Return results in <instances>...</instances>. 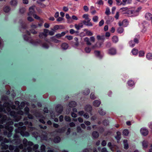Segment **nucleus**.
Masks as SVG:
<instances>
[{"instance_id": "nucleus-1", "label": "nucleus", "mask_w": 152, "mask_h": 152, "mask_svg": "<svg viewBox=\"0 0 152 152\" xmlns=\"http://www.w3.org/2000/svg\"><path fill=\"white\" fill-rule=\"evenodd\" d=\"M12 102L10 100H8L7 102H5L2 106L1 105V102L0 101V112H4L5 113L10 112V115L15 118L16 115L15 112L14 111H10V107L12 109L15 108V105L12 106Z\"/></svg>"}, {"instance_id": "nucleus-2", "label": "nucleus", "mask_w": 152, "mask_h": 152, "mask_svg": "<svg viewBox=\"0 0 152 152\" xmlns=\"http://www.w3.org/2000/svg\"><path fill=\"white\" fill-rule=\"evenodd\" d=\"M26 129V127L25 126L22 127H18L17 129L15 130L16 134L14 135V137L17 138L18 137L17 135V133H20V134L23 136H28L29 135V134L28 132H24Z\"/></svg>"}, {"instance_id": "nucleus-3", "label": "nucleus", "mask_w": 152, "mask_h": 152, "mask_svg": "<svg viewBox=\"0 0 152 152\" xmlns=\"http://www.w3.org/2000/svg\"><path fill=\"white\" fill-rule=\"evenodd\" d=\"M89 15L88 14H85L83 15L82 16L83 18H84L85 20L83 21L84 24L86 25L89 26H91L93 25V24L90 21L91 19L89 18Z\"/></svg>"}, {"instance_id": "nucleus-4", "label": "nucleus", "mask_w": 152, "mask_h": 152, "mask_svg": "<svg viewBox=\"0 0 152 152\" xmlns=\"http://www.w3.org/2000/svg\"><path fill=\"white\" fill-rule=\"evenodd\" d=\"M23 38L25 40L28 41L34 45H37L38 44H39L41 42V41L39 40H37L36 42H34L31 38L27 37L26 35L23 36Z\"/></svg>"}, {"instance_id": "nucleus-5", "label": "nucleus", "mask_w": 152, "mask_h": 152, "mask_svg": "<svg viewBox=\"0 0 152 152\" xmlns=\"http://www.w3.org/2000/svg\"><path fill=\"white\" fill-rule=\"evenodd\" d=\"M141 9V7H139L136 9H132V17H134L138 16Z\"/></svg>"}, {"instance_id": "nucleus-6", "label": "nucleus", "mask_w": 152, "mask_h": 152, "mask_svg": "<svg viewBox=\"0 0 152 152\" xmlns=\"http://www.w3.org/2000/svg\"><path fill=\"white\" fill-rule=\"evenodd\" d=\"M118 25L120 27H125L129 24V21L126 19H124L122 22L119 21L118 23Z\"/></svg>"}, {"instance_id": "nucleus-7", "label": "nucleus", "mask_w": 152, "mask_h": 152, "mask_svg": "<svg viewBox=\"0 0 152 152\" xmlns=\"http://www.w3.org/2000/svg\"><path fill=\"white\" fill-rule=\"evenodd\" d=\"M48 32V29H45L44 32L40 33L39 37L40 38H43L46 37L47 36V33Z\"/></svg>"}, {"instance_id": "nucleus-8", "label": "nucleus", "mask_w": 152, "mask_h": 152, "mask_svg": "<svg viewBox=\"0 0 152 152\" xmlns=\"http://www.w3.org/2000/svg\"><path fill=\"white\" fill-rule=\"evenodd\" d=\"M34 7L32 6L29 9V12L28 13V15L29 16L33 15L35 13V10Z\"/></svg>"}, {"instance_id": "nucleus-9", "label": "nucleus", "mask_w": 152, "mask_h": 152, "mask_svg": "<svg viewBox=\"0 0 152 152\" xmlns=\"http://www.w3.org/2000/svg\"><path fill=\"white\" fill-rule=\"evenodd\" d=\"M56 111L58 115L60 114L63 111V107L61 104L57 105L56 108Z\"/></svg>"}, {"instance_id": "nucleus-10", "label": "nucleus", "mask_w": 152, "mask_h": 152, "mask_svg": "<svg viewBox=\"0 0 152 152\" xmlns=\"http://www.w3.org/2000/svg\"><path fill=\"white\" fill-rule=\"evenodd\" d=\"M140 132L141 134L144 136L147 135L148 133V130L145 128H142L140 130Z\"/></svg>"}, {"instance_id": "nucleus-11", "label": "nucleus", "mask_w": 152, "mask_h": 152, "mask_svg": "<svg viewBox=\"0 0 152 152\" xmlns=\"http://www.w3.org/2000/svg\"><path fill=\"white\" fill-rule=\"evenodd\" d=\"M117 51L116 49L112 48L108 50V53L111 55H114L116 53Z\"/></svg>"}, {"instance_id": "nucleus-12", "label": "nucleus", "mask_w": 152, "mask_h": 152, "mask_svg": "<svg viewBox=\"0 0 152 152\" xmlns=\"http://www.w3.org/2000/svg\"><path fill=\"white\" fill-rule=\"evenodd\" d=\"M99 136V133L96 131H94L92 133V137L93 139L97 138Z\"/></svg>"}, {"instance_id": "nucleus-13", "label": "nucleus", "mask_w": 152, "mask_h": 152, "mask_svg": "<svg viewBox=\"0 0 152 152\" xmlns=\"http://www.w3.org/2000/svg\"><path fill=\"white\" fill-rule=\"evenodd\" d=\"M75 41H72V45L73 47H77L79 45V43L78 41V39L77 38H75L74 39Z\"/></svg>"}, {"instance_id": "nucleus-14", "label": "nucleus", "mask_w": 152, "mask_h": 152, "mask_svg": "<svg viewBox=\"0 0 152 152\" xmlns=\"http://www.w3.org/2000/svg\"><path fill=\"white\" fill-rule=\"evenodd\" d=\"M84 23L83 21L78 23V24H75V27L76 28H82L83 27Z\"/></svg>"}, {"instance_id": "nucleus-15", "label": "nucleus", "mask_w": 152, "mask_h": 152, "mask_svg": "<svg viewBox=\"0 0 152 152\" xmlns=\"http://www.w3.org/2000/svg\"><path fill=\"white\" fill-rule=\"evenodd\" d=\"M114 20L113 17L110 16H108V20L106 21L105 23L107 24L110 23V22L113 21Z\"/></svg>"}, {"instance_id": "nucleus-16", "label": "nucleus", "mask_w": 152, "mask_h": 152, "mask_svg": "<svg viewBox=\"0 0 152 152\" xmlns=\"http://www.w3.org/2000/svg\"><path fill=\"white\" fill-rule=\"evenodd\" d=\"M10 3L11 6L15 7L18 4V1L17 0H11Z\"/></svg>"}, {"instance_id": "nucleus-17", "label": "nucleus", "mask_w": 152, "mask_h": 152, "mask_svg": "<svg viewBox=\"0 0 152 152\" xmlns=\"http://www.w3.org/2000/svg\"><path fill=\"white\" fill-rule=\"evenodd\" d=\"M145 18L147 20H150L152 19V15L151 13H147L145 15Z\"/></svg>"}, {"instance_id": "nucleus-18", "label": "nucleus", "mask_w": 152, "mask_h": 152, "mask_svg": "<svg viewBox=\"0 0 152 152\" xmlns=\"http://www.w3.org/2000/svg\"><path fill=\"white\" fill-rule=\"evenodd\" d=\"M101 102L98 100H96L94 101L93 104L95 107H99L101 104Z\"/></svg>"}, {"instance_id": "nucleus-19", "label": "nucleus", "mask_w": 152, "mask_h": 152, "mask_svg": "<svg viewBox=\"0 0 152 152\" xmlns=\"http://www.w3.org/2000/svg\"><path fill=\"white\" fill-rule=\"evenodd\" d=\"M85 109L86 111L90 112L92 111V107L90 105H86L85 107Z\"/></svg>"}, {"instance_id": "nucleus-20", "label": "nucleus", "mask_w": 152, "mask_h": 152, "mask_svg": "<svg viewBox=\"0 0 152 152\" xmlns=\"http://www.w3.org/2000/svg\"><path fill=\"white\" fill-rule=\"evenodd\" d=\"M129 9V8L127 7H123L121 8L120 9V10L121 11V12L123 14L126 15V12H127Z\"/></svg>"}, {"instance_id": "nucleus-21", "label": "nucleus", "mask_w": 152, "mask_h": 152, "mask_svg": "<svg viewBox=\"0 0 152 152\" xmlns=\"http://www.w3.org/2000/svg\"><path fill=\"white\" fill-rule=\"evenodd\" d=\"M77 105L75 101H71L69 104V106L70 107H74Z\"/></svg>"}, {"instance_id": "nucleus-22", "label": "nucleus", "mask_w": 152, "mask_h": 152, "mask_svg": "<svg viewBox=\"0 0 152 152\" xmlns=\"http://www.w3.org/2000/svg\"><path fill=\"white\" fill-rule=\"evenodd\" d=\"M65 130V128H62L61 129H59L56 130L57 132L59 133H64Z\"/></svg>"}, {"instance_id": "nucleus-23", "label": "nucleus", "mask_w": 152, "mask_h": 152, "mask_svg": "<svg viewBox=\"0 0 152 152\" xmlns=\"http://www.w3.org/2000/svg\"><path fill=\"white\" fill-rule=\"evenodd\" d=\"M41 46L44 48L48 49L49 46L47 43L44 42L42 44Z\"/></svg>"}, {"instance_id": "nucleus-24", "label": "nucleus", "mask_w": 152, "mask_h": 152, "mask_svg": "<svg viewBox=\"0 0 152 152\" xmlns=\"http://www.w3.org/2000/svg\"><path fill=\"white\" fill-rule=\"evenodd\" d=\"M124 148L126 149H127L128 148L129 146L127 142V140H124Z\"/></svg>"}, {"instance_id": "nucleus-25", "label": "nucleus", "mask_w": 152, "mask_h": 152, "mask_svg": "<svg viewBox=\"0 0 152 152\" xmlns=\"http://www.w3.org/2000/svg\"><path fill=\"white\" fill-rule=\"evenodd\" d=\"M98 112L100 115H104L106 114V112L101 108L99 109Z\"/></svg>"}, {"instance_id": "nucleus-26", "label": "nucleus", "mask_w": 152, "mask_h": 152, "mask_svg": "<svg viewBox=\"0 0 152 152\" xmlns=\"http://www.w3.org/2000/svg\"><path fill=\"white\" fill-rule=\"evenodd\" d=\"M84 41L86 42V44L87 45H91V43L90 42L89 39L88 37H86L84 39Z\"/></svg>"}, {"instance_id": "nucleus-27", "label": "nucleus", "mask_w": 152, "mask_h": 152, "mask_svg": "<svg viewBox=\"0 0 152 152\" xmlns=\"http://www.w3.org/2000/svg\"><path fill=\"white\" fill-rule=\"evenodd\" d=\"M94 53L96 55V56L99 57L100 58H101L102 57V56L100 54V52L98 50L95 51L94 52Z\"/></svg>"}, {"instance_id": "nucleus-28", "label": "nucleus", "mask_w": 152, "mask_h": 152, "mask_svg": "<svg viewBox=\"0 0 152 152\" xmlns=\"http://www.w3.org/2000/svg\"><path fill=\"white\" fill-rule=\"evenodd\" d=\"M142 145L143 148H146L148 146V142L146 141H143L142 142Z\"/></svg>"}, {"instance_id": "nucleus-29", "label": "nucleus", "mask_w": 152, "mask_h": 152, "mask_svg": "<svg viewBox=\"0 0 152 152\" xmlns=\"http://www.w3.org/2000/svg\"><path fill=\"white\" fill-rule=\"evenodd\" d=\"M97 39L98 40H101L104 41V40L105 39V38L104 35H102V36H100V35H98L96 37Z\"/></svg>"}, {"instance_id": "nucleus-30", "label": "nucleus", "mask_w": 152, "mask_h": 152, "mask_svg": "<svg viewBox=\"0 0 152 152\" xmlns=\"http://www.w3.org/2000/svg\"><path fill=\"white\" fill-rule=\"evenodd\" d=\"M112 41L113 43L117 42L118 41V37L116 36H113L112 38Z\"/></svg>"}, {"instance_id": "nucleus-31", "label": "nucleus", "mask_w": 152, "mask_h": 152, "mask_svg": "<svg viewBox=\"0 0 152 152\" xmlns=\"http://www.w3.org/2000/svg\"><path fill=\"white\" fill-rule=\"evenodd\" d=\"M90 91L89 89H86L84 91H83V95H88L90 93Z\"/></svg>"}, {"instance_id": "nucleus-32", "label": "nucleus", "mask_w": 152, "mask_h": 152, "mask_svg": "<svg viewBox=\"0 0 152 152\" xmlns=\"http://www.w3.org/2000/svg\"><path fill=\"white\" fill-rule=\"evenodd\" d=\"M51 41L56 43H58L60 42L59 40H58L56 38V37L55 36L51 37Z\"/></svg>"}, {"instance_id": "nucleus-33", "label": "nucleus", "mask_w": 152, "mask_h": 152, "mask_svg": "<svg viewBox=\"0 0 152 152\" xmlns=\"http://www.w3.org/2000/svg\"><path fill=\"white\" fill-rule=\"evenodd\" d=\"M68 47V45L66 43H63L61 45L62 48L64 50L66 49Z\"/></svg>"}, {"instance_id": "nucleus-34", "label": "nucleus", "mask_w": 152, "mask_h": 152, "mask_svg": "<svg viewBox=\"0 0 152 152\" xmlns=\"http://www.w3.org/2000/svg\"><path fill=\"white\" fill-rule=\"evenodd\" d=\"M126 15L129 17H132V9L129 8Z\"/></svg>"}, {"instance_id": "nucleus-35", "label": "nucleus", "mask_w": 152, "mask_h": 152, "mask_svg": "<svg viewBox=\"0 0 152 152\" xmlns=\"http://www.w3.org/2000/svg\"><path fill=\"white\" fill-rule=\"evenodd\" d=\"M70 33L72 34H78L79 32L77 30L76 31H75L73 29H71L70 30Z\"/></svg>"}, {"instance_id": "nucleus-36", "label": "nucleus", "mask_w": 152, "mask_h": 152, "mask_svg": "<svg viewBox=\"0 0 152 152\" xmlns=\"http://www.w3.org/2000/svg\"><path fill=\"white\" fill-rule=\"evenodd\" d=\"M121 134V133L120 132H117V135L115 137V138L117 140H119L120 139Z\"/></svg>"}, {"instance_id": "nucleus-37", "label": "nucleus", "mask_w": 152, "mask_h": 152, "mask_svg": "<svg viewBox=\"0 0 152 152\" xmlns=\"http://www.w3.org/2000/svg\"><path fill=\"white\" fill-rule=\"evenodd\" d=\"M60 140L61 139L60 137H57L54 138V142L56 143H58L60 141Z\"/></svg>"}, {"instance_id": "nucleus-38", "label": "nucleus", "mask_w": 152, "mask_h": 152, "mask_svg": "<svg viewBox=\"0 0 152 152\" xmlns=\"http://www.w3.org/2000/svg\"><path fill=\"white\" fill-rule=\"evenodd\" d=\"M91 49L88 47H86L84 49L85 52L87 53H89L91 51Z\"/></svg>"}, {"instance_id": "nucleus-39", "label": "nucleus", "mask_w": 152, "mask_h": 152, "mask_svg": "<svg viewBox=\"0 0 152 152\" xmlns=\"http://www.w3.org/2000/svg\"><path fill=\"white\" fill-rule=\"evenodd\" d=\"M4 11L6 12H8L10 10V8L8 6H5L4 8Z\"/></svg>"}, {"instance_id": "nucleus-40", "label": "nucleus", "mask_w": 152, "mask_h": 152, "mask_svg": "<svg viewBox=\"0 0 152 152\" xmlns=\"http://www.w3.org/2000/svg\"><path fill=\"white\" fill-rule=\"evenodd\" d=\"M85 31H86V35L84 36L87 35L88 36H91L93 34L90 31L85 30Z\"/></svg>"}, {"instance_id": "nucleus-41", "label": "nucleus", "mask_w": 152, "mask_h": 152, "mask_svg": "<svg viewBox=\"0 0 152 152\" xmlns=\"http://www.w3.org/2000/svg\"><path fill=\"white\" fill-rule=\"evenodd\" d=\"M129 133L128 130L127 129H124L123 132V134L125 136H127L128 135Z\"/></svg>"}, {"instance_id": "nucleus-42", "label": "nucleus", "mask_w": 152, "mask_h": 152, "mask_svg": "<svg viewBox=\"0 0 152 152\" xmlns=\"http://www.w3.org/2000/svg\"><path fill=\"white\" fill-rule=\"evenodd\" d=\"M99 18L97 16L95 15L93 17L92 20L94 22H97Z\"/></svg>"}, {"instance_id": "nucleus-43", "label": "nucleus", "mask_w": 152, "mask_h": 152, "mask_svg": "<svg viewBox=\"0 0 152 152\" xmlns=\"http://www.w3.org/2000/svg\"><path fill=\"white\" fill-rule=\"evenodd\" d=\"M64 19L61 17H58L56 19V21L58 22H61L64 20Z\"/></svg>"}, {"instance_id": "nucleus-44", "label": "nucleus", "mask_w": 152, "mask_h": 152, "mask_svg": "<svg viewBox=\"0 0 152 152\" xmlns=\"http://www.w3.org/2000/svg\"><path fill=\"white\" fill-rule=\"evenodd\" d=\"M138 50L135 48L133 49L132 51V53L134 55H136L137 54Z\"/></svg>"}, {"instance_id": "nucleus-45", "label": "nucleus", "mask_w": 152, "mask_h": 152, "mask_svg": "<svg viewBox=\"0 0 152 152\" xmlns=\"http://www.w3.org/2000/svg\"><path fill=\"white\" fill-rule=\"evenodd\" d=\"M64 27L62 25H56L54 26V28H64Z\"/></svg>"}, {"instance_id": "nucleus-46", "label": "nucleus", "mask_w": 152, "mask_h": 152, "mask_svg": "<svg viewBox=\"0 0 152 152\" xmlns=\"http://www.w3.org/2000/svg\"><path fill=\"white\" fill-rule=\"evenodd\" d=\"M120 15V13L119 12H117L115 15L114 16V18L116 20L119 19V18Z\"/></svg>"}, {"instance_id": "nucleus-47", "label": "nucleus", "mask_w": 152, "mask_h": 152, "mask_svg": "<svg viewBox=\"0 0 152 152\" xmlns=\"http://www.w3.org/2000/svg\"><path fill=\"white\" fill-rule=\"evenodd\" d=\"M39 20V23L38 24V26L39 27H41L43 25V24L44 23L43 20L42 19H40Z\"/></svg>"}, {"instance_id": "nucleus-48", "label": "nucleus", "mask_w": 152, "mask_h": 152, "mask_svg": "<svg viewBox=\"0 0 152 152\" xmlns=\"http://www.w3.org/2000/svg\"><path fill=\"white\" fill-rule=\"evenodd\" d=\"M37 4L40 6L44 8L46 7L45 5L39 1H37Z\"/></svg>"}, {"instance_id": "nucleus-49", "label": "nucleus", "mask_w": 152, "mask_h": 152, "mask_svg": "<svg viewBox=\"0 0 152 152\" xmlns=\"http://www.w3.org/2000/svg\"><path fill=\"white\" fill-rule=\"evenodd\" d=\"M111 13L110 9L109 8H107L105 12V14L107 15H109Z\"/></svg>"}, {"instance_id": "nucleus-50", "label": "nucleus", "mask_w": 152, "mask_h": 152, "mask_svg": "<svg viewBox=\"0 0 152 152\" xmlns=\"http://www.w3.org/2000/svg\"><path fill=\"white\" fill-rule=\"evenodd\" d=\"M90 98L92 99H94L96 98V97L95 96L94 94L93 93H91L90 96Z\"/></svg>"}, {"instance_id": "nucleus-51", "label": "nucleus", "mask_w": 152, "mask_h": 152, "mask_svg": "<svg viewBox=\"0 0 152 152\" xmlns=\"http://www.w3.org/2000/svg\"><path fill=\"white\" fill-rule=\"evenodd\" d=\"M45 146L44 145H42L41 147V152H45Z\"/></svg>"}, {"instance_id": "nucleus-52", "label": "nucleus", "mask_w": 152, "mask_h": 152, "mask_svg": "<svg viewBox=\"0 0 152 152\" xmlns=\"http://www.w3.org/2000/svg\"><path fill=\"white\" fill-rule=\"evenodd\" d=\"M107 146L112 151H113V148L112 147V144L111 142H110L108 143Z\"/></svg>"}, {"instance_id": "nucleus-53", "label": "nucleus", "mask_w": 152, "mask_h": 152, "mask_svg": "<svg viewBox=\"0 0 152 152\" xmlns=\"http://www.w3.org/2000/svg\"><path fill=\"white\" fill-rule=\"evenodd\" d=\"M147 58L149 59L152 58V54L151 53H148L146 56Z\"/></svg>"}, {"instance_id": "nucleus-54", "label": "nucleus", "mask_w": 152, "mask_h": 152, "mask_svg": "<svg viewBox=\"0 0 152 152\" xmlns=\"http://www.w3.org/2000/svg\"><path fill=\"white\" fill-rule=\"evenodd\" d=\"M1 146H2V148L3 149H6L8 148V145H5L4 143L1 144Z\"/></svg>"}, {"instance_id": "nucleus-55", "label": "nucleus", "mask_w": 152, "mask_h": 152, "mask_svg": "<svg viewBox=\"0 0 152 152\" xmlns=\"http://www.w3.org/2000/svg\"><path fill=\"white\" fill-rule=\"evenodd\" d=\"M128 84L129 86H132L134 85V83L133 81L131 80L128 81Z\"/></svg>"}, {"instance_id": "nucleus-56", "label": "nucleus", "mask_w": 152, "mask_h": 152, "mask_svg": "<svg viewBox=\"0 0 152 152\" xmlns=\"http://www.w3.org/2000/svg\"><path fill=\"white\" fill-rule=\"evenodd\" d=\"M42 118H39V121L40 122H41L43 124H45V122L44 121V119H45V118L44 117L42 116Z\"/></svg>"}, {"instance_id": "nucleus-57", "label": "nucleus", "mask_w": 152, "mask_h": 152, "mask_svg": "<svg viewBox=\"0 0 152 152\" xmlns=\"http://www.w3.org/2000/svg\"><path fill=\"white\" fill-rule=\"evenodd\" d=\"M97 3L99 5H103L104 1L102 0H99L97 1Z\"/></svg>"}, {"instance_id": "nucleus-58", "label": "nucleus", "mask_w": 152, "mask_h": 152, "mask_svg": "<svg viewBox=\"0 0 152 152\" xmlns=\"http://www.w3.org/2000/svg\"><path fill=\"white\" fill-rule=\"evenodd\" d=\"M27 19L29 22H32L34 20V19L32 17L30 16H29L27 18Z\"/></svg>"}, {"instance_id": "nucleus-59", "label": "nucleus", "mask_w": 152, "mask_h": 152, "mask_svg": "<svg viewBox=\"0 0 152 152\" xmlns=\"http://www.w3.org/2000/svg\"><path fill=\"white\" fill-rule=\"evenodd\" d=\"M104 20L103 19L99 23V26H101L104 24Z\"/></svg>"}, {"instance_id": "nucleus-60", "label": "nucleus", "mask_w": 152, "mask_h": 152, "mask_svg": "<svg viewBox=\"0 0 152 152\" xmlns=\"http://www.w3.org/2000/svg\"><path fill=\"white\" fill-rule=\"evenodd\" d=\"M77 132H82V130L80 126H77Z\"/></svg>"}, {"instance_id": "nucleus-61", "label": "nucleus", "mask_w": 152, "mask_h": 152, "mask_svg": "<svg viewBox=\"0 0 152 152\" xmlns=\"http://www.w3.org/2000/svg\"><path fill=\"white\" fill-rule=\"evenodd\" d=\"M145 53L143 51H140L139 52V56H143L144 55Z\"/></svg>"}, {"instance_id": "nucleus-62", "label": "nucleus", "mask_w": 152, "mask_h": 152, "mask_svg": "<svg viewBox=\"0 0 152 152\" xmlns=\"http://www.w3.org/2000/svg\"><path fill=\"white\" fill-rule=\"evenodd\" d=\"M33 16L35 18L37 19L40 20L41 19H40V17L38 16L36 14H34V15H33Z\"/></svg>"}, {"instance_id": "nucleus-63", "label": "nucleus", "mask_w": 152, "mask_h": 152, "mask_svg": "<svg viewBox=\"0 0 152 152\" xmlns=\"http://www.w3.org/2000/svg\"><path fill=\"white\" fill-rule=\"evenodd\" d=\"M103 123L104 125L106 126L108 125L109 124V122L107 120H104L103 122Z\"/></svg>"}, {"instance_id": "nucleus-64", "label": "nucleus", "mask_w": 152, "mask_h": 152, "mask_svg": "<svg viewBox=\"0 0 152 152\" xmlns=\"http://www.w3.org/2000/svg\"><path fill=\"white\" fill-rule=\"evenodd\" d=\"M91 13L93 15H94L96 12V10L94 8L93 9H91Z\"/></svg>"}]
</instances>
